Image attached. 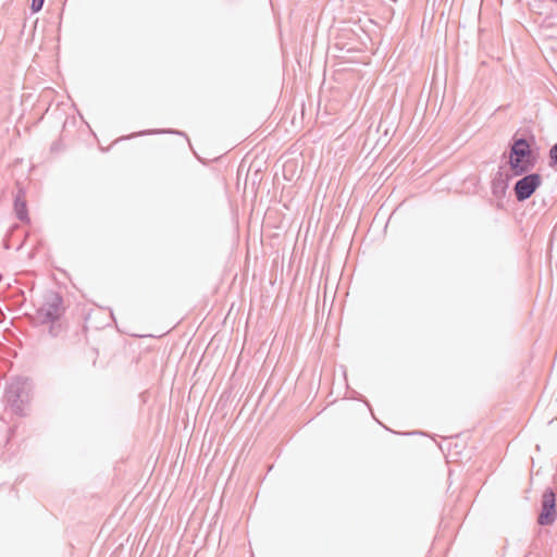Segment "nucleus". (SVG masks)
<instances>
[{"label":"nucleus","mask_w":557,"mask_h":557,"mask_svg":"<svg viewBox=\"0 0 557 557\" xmlns=\"http://www.w3.org/2000/svg\"><path fill=\"white\" fill-rule=\"evenodd\" d=\"M534 144V135H530L529 139L517 135L512 137L509 146L508 164L513 175L521 176L535 168L537 154L532 149Z\"/></svg>","instance_id":"obj_1"},{"label":"nucleus","mask_w":557,"mask_h":557,"mask_svg":"<svg viewBox=\"0 0 557 557\" xmlns=\"http://www.w3.org/2000/svg\"><path fill=\"white\" fill-rule=\"evenodd\" d=\"M64 312L62 296L53 290H48L44 295L41 306L37 309L35 321L39 324L58 322Z\"/></svg>","instance_id":"obj_2"},{"label":"nucleus","mask_w":557,"mask_h":557,"mask_svg":"<svg viewBox=\"0 0 557 557\" xmlns=\"http://www.w3.org/2000/svg\"><path fill=\"white\" fill-rule=\"evenodd\" d=\"M541 184L542 177L539 173L528 172L523 174V176L519 178L513 186L516 199L519 202L525 201L535 193Z\"/></svg>","instance_id":"obj_3"},{"label":"nucleus","mask_w":557,"mask_h":557,"mask_svg":"<svg viewBox=\"0 0 557 557\" xmlns=\"http://www.w3.org/2000/svg\"><path fill=\"white\" fill-rule=\"evenodd\" d=\"M27 397L26 382L17 379L8 384L4 392L7 404L16 413L22 411L23 404Z\"/></svg>","instance_id":"obj_4"},{"label":"nucleus","mask_w":557,"mask_h":557,"mask_svg":"<svg viewBox=\"0 0 557 557\" xmlns=\"http://www.w3.org/2000/svg\"><path fill=\"white\" fill-rule=\"evenodd\" d=\"M556 495L553 488L548 487L544 491L541 500V512L537 518L540 525H550L556 520Z\"/></svg>","instance_id":"obj_5"},{"label":"nucleus","mask_w":557,"mask_h":557,"mask_svg":"<svg viewBox=\"0 0 557 557\" xmlns=\"http://www.w3.org/2000/svg\"><path fill=\"white\" fill-rule=\"evenodd\" d=\"M14 211L21 222H29L25 191L22 188L14 195Z\"/></svg>","instance_id":"obj_6"},{"label":"nucleus","mask_w":557,"mask_h":557,"mask_svg":"<svg viewBox=\"0 0 557 557\" xmlns=\"http://www.w3.org/2000/svg\"><path fill=\"white\" fill-rule=\"evenodd\" d=\"M509 176L506 178L503 177L500 172H497L496 176L492 182V190L495 196H502L506 193L508 188Z\"/></svg>","instance_id":"obj_7"},{"label":"nucleus","mask_w":557,"mask_h":557,"mask_svg":"<svg viewBox=\"0 0 557 557\" xmlns=\"http://www.w3.org/2000/svg\"><path fill=\"white\" fill-rule=\"evenodd\" d=\"M548 157H549V164L552 166H556L557 165V143L550 147Z\"/></svg>","instance_id":"obj_8"},{"label":"nucleus","mask_w":557,"mask_h":557,"mask_svg":"<svg viewBox=\"0 0 557 557\" xmlns=\"http://www.w3.org/2000/svg\"><path fill=\"white\" fill-rule=\"evenodd\" d=\"M161 133H171V134L184 135V133H182V132H180V131H173V129L145 131V132H140L138 135H146V134H161Z\"/></svg>","instance_id":"obj_9"},{"label":"nucleus","mask_w":557,"mask_h":557,"mask_svg":"<svg viewBox=\"0 0 557 557\" xmlns=\"http://www.w3.org/2000/svg\"><path fill=\"white\" fill-rule=\"evenodd\" d=\"M49 323H50L49 334L52 337H57L61 332V324L57 323V322H49Z\"/></svg>","instance_id":"obj_10"},{"label":"nucleus","mask_w":557,"mask_h":557,"mask_svg":"<svg viewBox=\"0 0 557 557\" xmlns=\"http://www.w3.org/2000/svg\"><path fill=\"white\" fill-rule=\"evenodd\" d=\"M45 0H32L30 10L33 13L39 12L44 7Z\"/></svg>","instance_id":"obj_11"}]
</instances>
